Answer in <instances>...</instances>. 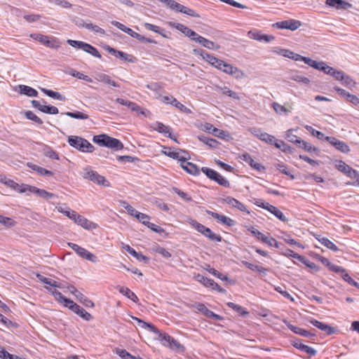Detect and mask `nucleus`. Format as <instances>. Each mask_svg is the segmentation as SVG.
<instances>
[{"instance_id": "nucleus-1", "label": "nucleus", "mask_w": 359, "mask_h": 359, "mask_svg": "<svg viewBox=\"0 0 359 359\" xmlns=\"http://www.w3.org/2000/svg\"><path fill=\"white\" fill-rule=\"evenodd\" d=\"M133 320L137 321V325L143 329H149L151 332H154L156 335V339L161 341V343L165 346H168L171 337L166 333L161 332L158 328L154 325L147 323L138 318L132 317Z\"/></svg>"}, {"instance_id": "nucleus-2", "label": "nucleus", "mask_w": 359, "mask_h": 359, "mask_svg": "<svg viewBox=\"0 0 359 359\" xmlns=\"http://www.w3.org/2000/svg\"><path fill=\"white\" fill-rule=\"evenodd\" d=\"M93 142L100 146H104L114 150H121L123 147L120 140L105 134L94 136Z\"/></svg>"}, {"instance_id": "nucleus-3", "label": "nucleus", "mask_w": 359, "mask_h": 359, "mask_svg": "<svg viewBox=\"0 0 359 359\" xmlns=\"http://www.w3.org/2000/svg\"><path fill=\"white\" fill-rule=\"evenodd\" d=\"M68 143L70 146L82 152L91 153L94 150V146L87 140L76 135H72L68 137Z\"/></svg>"}, {"instance_id": "nucleus-4", "label": "nucleus", "mask_w": 359, "mask_h": 359, "mask_svg": "<svg viewBox=\"0 0 359 359\" xmlns=\"http://www.w3.org/2000/svg\"><path fill=\"white\" fill-rule=\"evenodd\" d=\"M82 176L84 179L92 181L98 185L109 186V182L104 176L100 175L97 172L93 170L90 168H86L83 170Z\"/></svg>"}, {"instance_id": "nucleus-5", "label": "nucleus", "mask_w": 359, "mask_h": 359, "mask_svg": "<svg viewBox=\"0 0 359 359\" xmlns=\"http://www.w3.org/2000/svg\"><path fill=\"white\" fill-rule=\"evenodd\" d=\"M67 43L71 46L76 48L82 49L86 53H89L95 57H97V58L101 57V55L99 53L98 50L89 43H87L81 41H76V40H72V39L67 40Z\"/></svg>"}, {"instance_id": "nucleus-6", "label": "nucleus", "mask_w": 359, "mask_h": 359, "mask_svg": "<svg viewBox=\"0 0 359 359\" xmlns=\"http://www.w3.org/2000/svg\"><path fill=\"white\" fill-rule=\"evenodd\" d=\"M30 37L41 44L51 48H58L60 46V41L53 36L43 35L41 34H31Z\"/></svg>"}, {"instance_id": "nucleus-7", "label": "nucleus", "mask_w": 359, "mask_h": 359, "mask_svg": "<svg viewBox=\"0 0 359 359\" xmlns=\"http://www.w3.org/2000/svg\"><path fill=\"white\" fill-rule=\"evenodd\" d=\"M201 171L204 174H205V175L208 178L216 182L219 185L223 186L224 187H229V186H230L229 182L225 177H222L217 171H215L212 169L206 168V167H203L201 168Z\"/></svg>"}, {"instance_id": "nucleus-8", "label": "nucleus", "mask_w": 359, "mask_h": 359, "mask_svg": "<svg viewBox=\"0 0 359 359\" xmlns=\"http://www.w3.org/2000/svg\"><path fill=\"white\" fill-rule=\"evenodd\" d=\"M179 151H174L170 147H164L163 150L162 151L163 154H164L165 156H169L170 158H172L173 159H176L179 161L180 162L182 161L184 162V160H189L190 159V156L187 151L183 149H178Z\"/></svg>"}, {"instance_id": "nucleus-9", "label": "nucleus", "mask_w": 359, "mask_h": 359, "mask_svg": "<svg viewBox=\"0 0 359 359\" xmlns=\"http://www.w3.org/2000/svg\"><path fill=\"white\" fill-rule=\"evenodd\" d=\"M248 230L250 231V233L258 240L262 241L264 243L269 246H275L277 248H278V242L275 238L263 234L253 226L249 227Z\"/></svg>"}, {"instance_id": "nucleus-10", "label": "nucleus", "mask_w": 359, "mask_h": 359, "mask_svg": "<svg viewBox=\"0 0 359 359\" xmlns=\"http://www.w3.org/2000/svg\"><path fill=\"white\" fill-rule=\"evenodd\" d=\"M302 23L300 21L290 19L288 20L276 22L273 25V27L278 29H287L292 31H294L297 29L299 27H300Z\"/></svg>"}, {"instance_id": "nucleus-11", "label": "nucleus", "mask_w": 359, "mask_h": 359, "mask_svg": "<svg viewBox=\"0 0 359 359\" xmlns=\"http://www.w3.org/2000/svg\"><path fill=\"white\" fill-rule=\"evenodd\" d=\"M170 9L175 11L176 12L182 13L187 15L198 18L199 15L193 10L188 7H186L174 0H172L170 6H168Z\"/></svg>"}, {"instance_id": "nucleus-12", "label": "nucleus", "mask_w": 359, "mask_h": 359, "mask_svg": "<svg viewBox=\"0 0 359 359\" xmlns=\"http://www.w3.org/2000/svg\"><path fill=\"white\" fill-rule=\"evenodd\" d=\"M325 141L332 145L336 149L339 151L347 154L350 151L349 146L344 142L341 141L334 137H325Z\"/></svg>"}, {"instance_id": "nucleus-13", "label": "nucleus", "mask_w": 359, "mask_h": 359, "mask_svg": "<svg viewBox=\"0 0 359 359\" xmlns=\"http://www.w3.org/2000/svg\"><path fill=\"white\" fill-rule=\"evenodd\" d=\"M196 278L198 282L203 283L205 286L210 287L212 289L216 290L220 293H224L226 292V290L222 288L217 283H215L213 280L208 278V277L198 274Z\"/></svg>"}, {"instance_id": "nucleus-14", "label": "nucleus", "mask_w": 359, "mask_h": 359, "mask_svg": "<svg viewBox=\"0 0 359 359\" xmlns=\"http://www.w3.org/2000/svg\"><path fill=\"white\" fill-rule=\"evenodd\" d=\"M336 168L348 177L355 179L358 177V173L356 170H353L351 167L347 165L345 162L342 161H339L336 163Z\"/></svg>"}, {"instance_id": "nucleus-15", "label": "nucleus", "mask_w": 359, "mask_h": 359, "mask_svg": "<svg viewBox=\"0 0 359 359\" xmlns=\"http://www.w3.org/2000/svg\"><path fill=\"white\" fill-rule=\"evenodd\" d=\"M27 191L46 200H50L55 196V194L52 193L48 192L44 189H41L34 186L25 185V192Z\"/></svg>"}, {"instance_id": "nucleus-16", "label": "nucleus", "mask_w": 359, "mask_h": 359, "mask_svg": "<svg viewBox=\"0 0 359 359\" xmlns=\"http://www.w3.org/2000/svg\"><path fill=\"white\" fill-rule=\"evenodd\" d=\"M283 322L287 325V327L294 333L299 334L303 337H306L310 339H313L316 337L315 334L311 333L310 332L300 328L299 327L294 326L290 323L287 320H283Z\"/></svg>"}, {"instance_id": "nucleus-17", "label": "nucleus", "mask_w": 359, "mask_h": 359, "mask_svg": "<svg viewBox=\"0 0 359 359\" xmlns=\"http://www.w3.org/2000/svg\"><path fill=\"white\" fill-rule=\"evenodd\" d=\"M207 214L212 217L214 219H217L218 222H221L222 224L226 225L228 226H234L236 222L233 219L223 215H220L217 212H215L210 210L206 211Z\"/></svg>"}, {"instance_id": "nucleus-18", "label": "nucleus", "mask_w": 359, "mask_h": 359, "mask_svg": "<svg viewBox=\"0 0 359 359\" xmlns=\"http://www.w3.org/2000/svg\"><path fill=\"white\" fill-rule=\"evenodd\" d=\"M240 158L257 171L264 172L265 170V167L260 163L255 162L252 156L248 153L242 154L240 156Z\"/></svg>"}, {"instance_id": "nucleus-19", "label": "nucleus", "mask_w": 359, "mask_h": 359, "mask_svg": "<svg viewBox=\"0 0 359 359\" xmlns=\"http://www.w3.org/2000/svg\"><path fill=\"white\" fill-rule=\"evenodd\" d=\"M221 70L225 72L226 74L235 76V77L237 79H241L244 76V73L243 71L226 62L224 63Z\"/></svg>"}, {"instance_id": "nucleus-20", "label": "nucleus", "mask_w": 359, "mask_h": 359, "mask_svg": "<svg viewBox=\"0 0 359 359\" xmlns=\"http://www.w3.org/2000/svg\"><path fill=\"white\" fill-rule=\"evenodd\" d=\"M180 166L190 175L194 176L200 175V170L198 166L192 163L188 162L187 160H184V162L181 161Z\"/></svg>"}, {"instance_id": "nucleus-21", "label": "nucleus", "mask_w": 359, "mask_h": 359, "mask_svg": "<svg viewBox=\"0 0 359 359\" xmlns=\"http://www.w3.org/2000/svg\"><path fill=\"white\" fill-rule=\"evenodd\" d=\"M310 323L317 328L320 329L322 331L325 332L327 334H332L337 332V330L331 327L330 325L325 324L324 323L320 322L317 320L313 319L310 320Z\"/></svg>"}, {"instance_id": "nucleus-22", "label": "nucleus", "mask_w": 359, "mask_h": 359, "mask_svg": "<svg viewBox=\"0 0 359 359\" xmlns=\"http://www.w3.org/2000/svg\"><path fill=\"white\" fill-rule=\"evenodd\" d=\"M74 222L88 230L95 229L96 227V224L95 223L79 215H77Z\"/></svg>"}, {"instance_id": "nucleus-23", "label": "nucleus", "mask_w": 359, "mask_h": 359, "mask_svg": "<svg viewBox=\"0 0 359 359\" xmlns=\"http://www.w3.org/2000/svg\"><path fill=\"white\" fill-rule=\"evenodd\" d=\"M224 201L227 204L230 205L231 206L237 208L238 210L245 212L248 213H250V212L248 210L247 208L244 204L236 200V198L228 196L224 199Z\"/></svg>"}, {"instance_id": "nucleus-24", "label": "nucleus", "mask_w": 359, "mask_h": 359, "mask_svg": "<svg viewBox=\"0 0 359 359\" xmlns=\"http://www.w3.org/2000/svg\"><path fill=\"white\" fill-rule=\"evenodd\" d=\"M95 79L101 83H103L106 85H109L113 87L118 88L120 86L119 84L116 82L115 81L112 80L111 78L105 74L99 73L96 75Z\"/></svg>"}, {"instance_id": "nucleus-25", "label": "nucleus", "mask_w": 359, "mask_h": 359, "mask_svg": "<svg viewBox=\"0 0 359 359\" xmlns=\"http://www.w3.org/2000/svg\"><path fill=\"white\" fill-rule=\"evenodd\" d=\"M115 101H116V102H117L120 104L128 107L133 111H135V112L140 113V114H144V112L142 111L141 107L135 102H133L129 100H125L122 98H116Z\"/></svg>"}, {"instance_id": "nucleus-26", "label": "nucleus", "mask_w": 359, "mask_h": 359, "mask_svg": "<svg viewBox=\"0 0 359 359\" xmlns=\"http://www.w3.org/2000/svg\"><path fill=\"white\" fill-rule=\"evenodd\" d=\"M105 50L110 54L114 55L116 57H119L122 59L124 61H128L130 62H133V60L132 58H128V55L126 53H123L122 51L114 49V48H111L110 46H107L105 48Z\"/></svg>"}, {"instance_id": "nucleus-27", "label": "nucleus", "mask_w": 359, "mask_h": 359, "mask_svg": "<svg viewBox=\"0 0 359 359\" xmlns=\"http://www.w3.org/2000/svg\"><path fill=\"white\" fill-rule=\"evenodd\" d=\"M214 89L217 92H219V93H221L224 95H226L230 97H232L235 100H240V97L238 96V95L236 92L230 90L226 86L222 87V86H215Z\"/></svg>"}, {"instance_id": "nucleus-28", "label": "nucleus", "mask_w": 359, "mask_h": 359, "mask_svg": "<svg viewBox=\"0 0 359 359\" xmlns=\"http://www.w3.org/2000/svg\"><path fill=\"white\" fill-rule=\"evenodd\" d=\"M326 4L337 9H346L351 7V4L342 0H326Z\"/></svg>"}, {"instance_id": "nucleus-29", "label": "nucleus", "mask_w": 359, "mask_h": 359, "mask_svg": "<svg viewBox=\"0 0 359 359\" xmlns=\"http://www.w3.org/2000/svg\"><path fill=\"white\" fill-rule=\"evenodd\" d=\"M73 311L86 320H90L92 319L91 314L87 312L84 309H83L77 304L74 307Z\"/></svg>"}, {"instance_id": "nucleus-30", "label": "nucleus", "mask_w": 359, "mask_h": 359, "mask_svg": "<svg viewBox=\"0 0 359 359\" xmlns=\"http://www.w3.org/2000/svg\"><path fill=\"white\" fill-rule=\"evenodd\" d=\"M79 255L81 257H82L85 259L89 260L93 263H95L97 262V257L94 254L90 252L89 251H88L87 250H86L83 248H81V250H80L79 252Z\"/></svg>"}, {"instance_id": "nucleus-31", "label": "nucleus", "mask_w": 359, "mask_h": 359, "mask_svg": "<svg viewBox=\"0 0 359 359\" xmlns=\"http://www.w3.org/2000/svg\"><path fill=\"white\" fill-rule=\"evenodd\" d=\"M118 291L120 293L127 297L128 299H131L134 302H138V298L137 295L132 292L129 288L125 287H119Z\"/></svg>"}, {"instance_id": "nucleus-32", "label": "nucleus", "mask_w": 359, "mask_h": 359, "mask_svg": "<svg viewBox=\"0 0 359 359\" xmlns=\"http://www.w3.org/2000/svg\"><path fill=\"white\" fill-rule=\"evenodd\" d=\"M19 88L21 94L26 95L29 97H37L38 95V92L29 86L20 85Z\"/></svg>"}, {"instance_id": "nucleus-33", "label": "nucleus", "mask_w": 359, "mask_h": 359, "mask_svg": "<svg viewBox=\"0 0 359 359\" xmlns=\"http://www.w3.org/2000/svg\"><path fill=\"white\" fill-rule=\"evenodd\" d=\"M268 208V211L275 215L277 218H278L282 222H287V219L284 215V214L276 207L271 205V206L266 205Z\"/></svg>"}, {"instance_id": "nucleus-34", "label": "nucleus", "mask_w": 359, "mask_h": 359, "mask_svg": "<svg viewBox=\"0 0 359 359\" xmlns=\"http://www.w3.org/2000/svg\"><path fill=\"white\" fill-rule=\"evenodd\" d=\"M198 43L202 45L203 47L208 49H217L219 48V46H216L213 41H211L203 36L198 37Z\"/></svg>"}, {"instance_id": "nucleus-35", "label": "nucleus", "mask_w": 359, "mask_h": 359, "mask_svg": "<svg viewBox=\"0 0 359 359\" xmlns=\"http://www.w3.org/2000/svg\"><path fill=\"white\" fill-rule=\"evenodd\" d=\"M125 249L130 255L135 257L139 261H144V262H147L149 260L147 257L137 252L133 248L130 247L129 245H126Z\"/></svg>"}, {"instance_id": "nucleus-36", "label": "nucleus", "mask_w": 359, "mask_h": 359, "mask_svg": "<svg viewBox=\"0 0 359 359\" xmlns=\"http://www.w3.org/2000/svg\"><path fill=\"white\" fill-rule=\"evenodd\" d=\"M41 90L44 94H46V95H48L50 97H52L53 99H56L58 100H61V101L65 100V97L57 92H55L52 90H48V89L43 88H41Z\"/></svg>"}, {"instance_id": "nucleus-37", "label": "nucleus", "mask_w": 359, "mask_h": 359, "mask_svg": "<svg viewBox=\"0 0 359 359\" xmlns=\"http://www.w3.org/2000/svg\"><path fill=\"white\" fill-rule=\"evenodd\" d=\"M203 235L212 241L221 242L222 240V238L220 235L213 233L212 230L208 227Z\"/></svg>"}, {"instance_id": "nucleus-38", "label": "nucleus", "mask_w": 359, "mask_h": 359, "mask_svg": "<svg viewBox=\"0 0 359 359\" xmlns=\"http://www.w3.org/2000/svg\"><path fill=\"white\" fill-rule=\"evenodd\" d=\"M187 223L189 224L191 226H193L197 231L200 232L201 234L204 233L205 229H207L206 226L204 225L198 223L196 220L189 218L187 220Z\"/></svg>"}, {"instance_id": "nucleus-39", "label": "nucleus", "mask_w": 359, "mask_h": 359, "mask_svg": "<svg viewBox=\"0 0 359 359\" xmlns=\"http://www.w3.org/2000/svg\"><path fill=\"white\" fill-rule=\"evenodd\" d=\"M154 129L160 133H163L164 135L168 134V137L172 138L171 133H170V128L168 126H165L163 123L156 122L155 123Z\"/></svg>"}, {"instance_id": "nucleus-40", "label": "nucleus", "mask_w": 359, "mask_h": 359, "mask_svg": "<svg viewBox=\"0 0 359 359\" xmlns=\"http://www.w3.org/2000/svg\"><path fill=\"white\" fill-rule=\"evenodd\" d=\"M297 146L299 148H302L310 153L318 151V149L316 147H313L310 143L305 142L302 140H301V141L299 142V144Z\"/></svg>"}, {"instance_id": "nucleus-41", "label": "nucleus", "mask_w": 359, "mask_h": 359, "mask_svg": "<svg viewBox=\"0 0 359 359\" xmlns=\"http://www.w3.org/2000/svg\"><path fill=\"white\" fill-rule=\"evenodd\" d=\"M198 140L205 144L208 145L211 148H216L218 145V142L212 138H210L203 135L198 137Z\"/></svg>"}, {"instance_id": "nucleus-42", "label": "nucleus", "mask_w": 359, "mask_h": 359, "mask_svg": "<svg viewBox=\"0 0 359 359\" xmlns=\"http://www.w3.org/2000/svg\"><path fill=\"white\" fill-rule=\"evenodd\" d=\"M76 294V298L79 301H80V302L82 303L85 306H86V307H93L94 306V303L90 299H89L88 298L85 297L81 292H79Z\"/></svg>"}, {"instance_id": "nucleus-43", "label": "nucleus", "mask_w": 359, "mask_h": 359, "mask_svg": "<svg viewBox=\"0 0 359 359\" xmlns=\"http://www.w3.org/2000/svg\"><path fill=\"white\" fill-rule=\"evenodd\" d=\"M290 79L306 85H308L310 83V80L307 77L297 73L291 74Z\"/></svg>"}, {"instance_id": "nucleus-44", "label": "nucleus", "mask_w": 359, "mask_h": 359, "mask_svg": "<svg viewBox=\"0 0 359 359\" xmlns=\"http://www.w3.org/2000/svg\"><path fill=\"white\" fill-rule=\"evenodd\" d=\"M194 52L196 54H200L202 56V57L206 62L210 63L211 65H212V62H214L215 59L217 58L215 56H213L212 55H210V54L208 53L207 52H205V51H204L203 50H194Z\"/></svg>"}, {"instance_id": "nucleus-45", "label": "nucleus", "mask_w": 359, "mask_h": 359, "mask_svg": "<svg viewBox=\"0 0 359 359\" xmlns=\"http://www.w3.org/2000/svg\"><path fill=\"white\" fill-rule=\"evenodd\" d=\"M318 241L322 245H325L334 252H337L339 250L337 246L327 238L323 237L318 239Z\"/></svg>"}, {"instance_id": "nucleus-46", "label": "nucleus", "mask_w": 359, "mask_h": 359, "mask_svg": "<svg viewBox=\"0 0 359 359\" xmlns=\"http://www.w3.org/2000/svg\"><path fill=\"white\" fill-rule=\"evenodd\" d=\"M64 114H65L66 116H69L71 118H76V119L86 120V119L88 118V116L86 114H84V113L79 111H76L74 112L67 111V112L65 113Z\"/></svg>"}, {"instance_id": "nucleus-47", "label": "nucleus", "mask_w": 359, "mask_h": 359, "mask_svg": "<svg viewBox=\"0 0 359 359\" xmlns=\"http://www.w3.org/2000/svg\"><path fill=\"white\" fill-rule=\"evenodd\" d=\"M276 147L278 149H280L282 151H283L285 153H288V154L292 153V147L290 145L285 143L282 140H278L277 143H276Z\"/></svg>"}, {"instance_id": "nucleus-48", "label": "nucleus", "mask_w": 359, "mask_h": 359, "mask_svg": "<svg viewBox=\"0 0 359 359\" xmlns=\"http://www.w3.org/2000/svg\"><path fill=\"white\" fill-rule=\"evenodd\" d=\"M6 186L8 187L12 188L15 191H17L20 193H24L25 192V185H19L18 183L15 182L14 181L10 180L7 182Z\"/></svg>"}, {"instance_id": "nucleus-49", "label": "nucleus", "mask_w": 359, "mask_h": 359, "mask_svg": "<svg viewBox=\"0 0 359 359\" xmlns=\"http://www.w3.org/2000/svg\"><path fill=\"white\" fill-rule=\"evenodd\" d=\"M243 264L245 265L246 267H248L249 269L252 271H256L259 273H265L267 271V269L259 266V265H255L253 264H251L248 262H243Z\"/></svg>"}, {"instance_id": "nucleus-50", "label": "nucleus", "mask_w": 359, "mask_h": 359, "mask_svg": "<svg viewBox=\"0 0 359 359\" xmlns=\"http://www.w3.org/2000/svg\"><path fill=\"white\" fill-rule=\"evenodd\" d=\"M69 74L74 77L79 79L84 80L88 82H92L91 78H90L88 76L85 75L83 73L77 72L74 69H72L69 72Z\"/></svg>"}, {"instance_id": "nucleus-51", "label": "nucleus", "mask_w": 359, "mask_h": 359, "mask_svg": "<svg viewBox=\"0 0 359 359\" xmlns=\"http://www.w3.org/2000/svg\"><path fill=\"white\" fill-rule=\"evenodd\" d=\"M285 138L287 140V141H289L292 143H294L297 145L299 144V142H300L302 140L301 138L298 137L297 135H294L292 133V130H291V129L288 130L286 132Z\"/></svg>"}, {"instance_id": "nucleus-52", "label": "nucleus", "mask_w": 359, "mask_h": 359, "mask_svg": "<svg viewBox=\"0 0 359 359\" xmlns=\"http://www.w3.org/2000/svg\"><path fill=\"white\" fill-rule=\"evenodd\" d=\"M147 88L151 90L156 92L158 95L159 94H161L160 92L163 89V85L161 83L154 82L147 84Z\"/></svg>"}, {"instance_id": "nucleus-53", "label": "nucleus", "mask_w": 359, "mask_h": 359, "mask_svg": "<svg viewBox=\"0 0 359 359\" xmlns=\"http://www.w3.org/2000/svg\"><path fill=\"white\" fill-rule=\"evenodd\" d=\"M262 141H264L269 144L274 145L276 147V143H277L278 140L276 139V137L273 135L265 133L264 135H262Z\"/></svg>"}, {"instance_id": "nucleus-54", "label": "nucleus", "mask_w": 359, "mask_h": 359, "mask_svg": "<svg viewBox=\"0 0 359 359\" xmlns=\"http://www.w3.org/2000/svg\"><path fill=\"white\" fill-rule=\"evenodd\" d=\"M272 107L275 110V111L278 114H287L290 112V110H288L284 106H283L277 102H273L272 104Z\"/></svg>"}, {"instance_id": "nucleus-55", "label": "nucleus", "mask_w": 359, "mask_h": 359, "mask_svg": "<svg viewBox=\"0 0 359 359\" xmlns=\"http://www.w3.org/2000/svg\"><path fill=\"white\" fill-rule=\"evenodd\" d=\"M121 204L122 207L127 210L130 215L137 217V215L139 214L140 212L137 211L133 206L125 201L121 202Z\"/></svg>"}, {"instance_id": "nucleus-56", "label": "nucleus", "mask_w": 359, "mask_h": 359, "mask_svg": "<svg viewBox=\"0 0 359 359\" xmlns=\"http://www.w3.org/2000/svg\"><path fill=\"white\" fill-rule=\"evenodd\" d=\"M227 306L229 308H231L232 309L236 311L237 313H238L241 316H245L248 313L246 311L244 310V309L241 306L236 304L233 302H228Z\"/></svg>"}, {"instance_id": "nucleus-57", "label": "nucleus", "mask_w": 359, "mask_h": 359, "mask_svg": "<svg viewBox=\"0 0 359 359\" xmlns=\"http://www.w3.org/2000/svg\"><path fill=\"white\" fill-rule=\"evenodd\" d=\"M0 223L6 227H12L15 224V222L10 217H4L0 215Z\"/></svg>"}, {"instance_id": "nucleus-58", "label": "nucleus", "mask_w": 359, "mask_h": 359, "mask_svg": "<svg viewBox=\"0 0 359 359\" xmlns=\"http://www.w3.org/2000/svg\"><path fill=\"white\" fill-rule=\"evenodd\" d=\"M25 117L27 118V119H29V120H32L33 121H34L35 123H38V124H42L43 123V121L42 120L38 117L34 112H32V111H27L25 112Z\"/></svg>"}, {"instance_id": "nucleus-59", "label": "nucleus", "mask_w": 359, "mask_h": 359, "mask_svg": "<svg viewBox=\"0 0 359 359\" xmlns=\"http://www.w3.org/2000/svg\"><path fill=\"white\" fill-rule=\"evenodd\" d=\"M41 111L49 114H57L59 112L58 109L56 107L46 104L45 106H43Z\"/></svg>"}, {"instance_id": "nucleus-60", "label": "nucleus", "mask_w": 359, "mask_h": 359, "mask_svg": "<svg viewBox=\"0 0 359 359\" xmlns=\"http://www.w3.org/2000/svg\"><path fill=\"white\" fill-rule=\"evenodd\" d=\"M116 353L123 359H138L136 357L132 355L125 349H118L116 351Z\"/></svg>"}, {"instance_id": "nucleus-61", "label": "nucleus", "mask_w": 359, "mask_h": 359, "mask_svg": "<svg viewBox=\"0 0 359 359\" xmlns=\"http://www.w3.org/2000/svg\"><path fill=\"white\" fill-rule=\"evenodd\" d=\"M285 287L278 286L275 287V290L281 294L284 297L294 302V298L290 294V293L284 290Z\"/></svg>"}, {"instance_id": "nucleus-62", "label": "nucleus", "mask_w": 359, "mask_h": 359, "mask_svg": "<svg viewBox=\"0 0 359 359\" xmlns=\"http://www.w3.org/2000/svg\"><path fill=\"white\" fill-rule=\"evenodd\" d=\"M341 81L344 86L348 88L354 87L355 85V82L353 80V79L350 76L346 74L344 75L343 80Z\"/></svg>"}, {"instance_id": "nucleus-63", "label": "nucleus", "mask_w": 359, "mask_h": 359, "mask_svg": "<svg viewBox=\"0 0 359 359\" xmlns=\"http://www.w3.org/2000/svg\"><path fill=\"white\" fill-rule=\"evenodd\" d=\"M173 191L175 194H177L181 198H182L185 201H191V197L189 196L185 192L181 191L178 188L174 187Z\"/></svg>"}, {"instance_id": "nucleus-64", "label": "nucleus", "mask_w": 359, "mask_h": 359, "mask_svg": "<svg viewBox=\"0 0 359 359\" xmlns=\"http://www.w3.org/2000/svg\"><path fill=\"white\" fill-rule=\"evenodd\" d=\"M0 357L4 359H20L17 355H13L6 351H5L4 348L0 349Z\"/></svg>"}]
</instances>
